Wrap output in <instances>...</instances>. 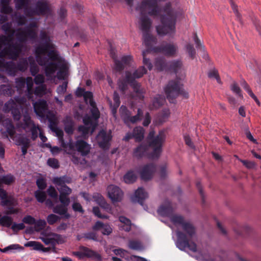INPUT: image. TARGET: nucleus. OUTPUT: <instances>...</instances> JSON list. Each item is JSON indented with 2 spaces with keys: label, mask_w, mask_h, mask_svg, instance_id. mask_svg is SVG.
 <instances>
[{
  "label": "nucleus",
  "mask_w": 261,
  "mask_h": 261,
  "mask_svg": "<svg viewBox=\"0 0 261 261\" xmlns=\"http://www.w3.org/2000/svg\"><path fill=\"white\" fill-rule=\"evenodd\" d=\"M13 223L12 218L8 216H3L0 218V225L4 227H10Z\"/></svg>",
  "instance_id": "4c0bfd02"
},
{
  "label": "nucleus",
  "mask_w": 261,
  "mask_h": 261,
  "mask_svg": "<svg viewBox=\"0 0 261 261\" xmlns=\"http://www.w3.org/2000/svg\"><path fill=\"white\" fill-rule=\"evenodd\" d=\"M36 185L38 188L41 190H44L47 186L45 180L43 178L37 179L36 180Z\"/></svg>",
  "instance_id": "774afa93"
},
{
  "label": "nucleus",
  "mask_w": 261,
  "mask_h": 261,
  "mask_svg": "<svg viewBox=\"0 0 261 261\" xmlns=\"http://www.w3.org/2000/svg\"><path fill=\"white\" fill-rule=\"evenodd\" d=\"M164 99L160 95H157L154 97L153 100V106L155 108L161 107L163 103Z\"/></svg>",
  "instance_id": "0e129e2a"
},
{
  "label": "nucleus",
  "mask_w": 261,
  "mask_h": 261,
  "mask_svg": "<svg viewBox=\"0 0 261 261\" xmlns=\"http://www.w3.org/2000/svg\"><path fill=\"white\" fill-rule=\"evenodd\" d=\"M47 164L49 167L54 169H58L60 167L58 160L55 158H49L47 160Z\"/></svg>",
  "instance_id": "052dcab7"
},
{
  "label": "nucleus",
  "mask_w": 261,
  "mask_h": 261,
  "mask_svg": "<svg viewBox=\"0 0 261 261\" xmlns=\"http://www.w3.org/2000/svg\"><path fill=\"white\" fill-rule=\"evenodd\" d=\"M187 51L190 57L192 59H194L196 55V50L194 48V46L192 44L189 43L187 44L186 46Z\"/></svg>",
  "instance_id": "6e6d98bb"
},
{
  "label": "nucleus",
  "mask_w": 261,
  "mask_h": 261,
  "mask_svg": "<svg viewBox=\"0 0 261 261\" xmlns=\"http://www.w3.org/2000/svg\"><path fill=\"white\" fill-rule=\"evenodd\" d=\"M143 117V111L139 108L137 110V115L130 116V118L129 120V124L130 123L134 124L137 123L138 121H140L142 120V118Z\"/></svg>",
  "instance_id": "e433bc0d"
},
{
  "label": "nucleus",
  "mask_w": 261,
  "mask_h": 261,
  "mask_svg": "<svg viewBox=\"0 0 261 261\" xmlns=\"http://www.w3.org/2000/svg\"><path fill=\"white\" fill-rule=\"evenodd\" d=\"M64 121V130L69 135L73 133V122L69 117H66Z\"/></svg>",
  "instance_id": "f704fd0d"
},
{
  "label": "nucleus",
  "mask_w": 261,
  "mask_h": 261,
  "mask_svg": "<svg viewBox=\"0 0 261 261\" xmlns=\"http://www.w3.org/2000/svg\"><path fill=\"white\" fill-rule=\"evenodd\" d=\"M24 13L27 16L32 17L34 15H36V12L35 8H32L29 7V5H27L24 9Z\"/></svg>",
  "instance_id": "69168bd1"
},
{
  "label": "nucleus",
  "mask_w": 261,
  "mask_h": 261,
  "mask_svg": "<svg viewBox=\"0 0 261 261\" xmlns=\"http://www.w3.org/2000/svg\"><path fill=\"white\" fill-rule=\"evenodd\" d=\"M10 2L11 0H1V13L4 14H10L13 12V9L9 6Z\"/></svg>",
  "instance_id": "2f4dec72"
},
{
  "label": "nucleus",
  "mask_w": 261,
  "mask_h": 261,
  "mask_svg": "<svg viewBox=\"0 0 261 261\" xmlns=\"http://www.w3.org/2000/svg\"><path fill=\"white\" fill-rule=\"evenodd\" d=\"M15 181L14 176L11 174H8L7 175H2L0 176V183L2 186L3 184L10 185Z\"/></svg>",
  "instance_id": "72a5a7b5"
},
{
  "label": "nucleus",
  "mask_w": 261,
  "mask_h": 261,
  "mask_svg": "<svg viewBox=\"0 0 261 261\" xmlns=\"http://www.w3.org/2000/svg\"><path fill=\"white\" fill-rule=\"evenodd\" d=\"M75 147L77 151L83 156L87 155L90 152L91 149L90 145L82 140H77L75 143Z\"/></svg>",
  "instance_id": "f3484780"
},
{
  "label": "nucleus",
  "mask_w": 261,
  "mask_h": 261,
  "mask_svg": "<svg viewBox=\"0 0 261 261\" xmlns=\"http://www.w3.org/2000/svg\"><path fill=\"white\" fill-rule=\"evenodd\" d=\"M71 160L75 165L84 164L86 163V161L85 159H81L77 156L75 153H74L71 155Z\"/></svg>",
  "instance_id": "4d7b16f0"
},
{
  "label": "nucleus",
  "mask_w": 261,
  "mask_h": 261,
  "mask_svg": "<svg viewBox=\"0 0 261 261\" xmlns=\"http://www.w3.org/2000/svg\"><path fill=\"white\" fill-rule=\"evenodd\" d=\"M61 218L55 214H49L46 218L47 223L49 225H54L57 221L60 220Z\"/></svg>",
  "instance_id": "3c124183"
},
{
  "label": "nucleus",
  "mask_w": 261,
  "mask_h": 261,
  "mask_svg": "<svg viewBox=\"0 0 261 261\" xmlns=\"http://www.w3.org/2000/svg\"><path fill=\"white\" fill-rule=\"evenodd\" d=\"M18 125L26 133H31V139L33 141L38 138V130H40V127L35 124L28 114L23 115L22 122H20Z\"/></svg>",
  "instance_id": "6e6552de"
},
{
  "label": "nucleus",
  "mask_w": 261,
  "mask_h": 261,
  "mask_svg": "<svg viewBox=\"0 0 261 261\" xmlns=\"http://www.w3.org/2000/svg\"><path fill=\"white\" fill-rule=\"evenodd\" d=\"M143 41L148 50H150V48L152 45L156 42V38L150 35L149 32L143 33Z\"/></svg>",
  "instance_id": "b1692460"
},
{
  "label": "nucleus",
  "mask_w": 261,
  "mask_h": 261,
  "mask_svg": "<svg viewBox=\"0 0 261 261\" xmlns=\"http://www.w3.org/2000/svg\"><path fill=\"white\" fill-rule=\"evenodd\" d=\"M128 246L130 249L137 251H141L144 249L142 243L138 240H129L128 241Z\"/></svg>",
  "instance_id": "473e14b6"
},
{
  "label": "nucleus",
  "mask_w": 261,
  "mask_h": 261,
  "mask_svg": "<svg viewBox=\"0 0 261 261\" xmlns=\"http://www.w3.org/2000/svg\"><path fill=\"white\" fill-rule=\"evenodd\" d=\"M24 246L25 247H33V250L39 251L42 248V244L39 242L31 241L25 243Z\"/></svg>",
  "instance_id": "58836bf2"
},
{
  "label": "nucleus",
  "mask_w": 261,
  "mask_h": 261,
  "mask_svg": "<svg viewBox=\"0 0 261 261\" xmlns=\"http://www.w3.org/2000/svg\"><path fill=\"white\" fill-rule=\"evenodd\" d=\"M29 61L30 63V70L32 76H35L37 74L38 72L39 71V67L36 64L34 60L31 58H29Z\"/></svg>",
  "instance_id": "c9c22d12"
},
{
  "label": "nucleus",
  "mask_w": 261,
  "mask_h": 261,
  "mask_svg": "<svg viewBox=\"0 0 261 261\" xmlns=\"http://www.w3.org/2000/svg\"><path fill=\"white\" fill-rule=\"evenodd\" d=\"M178 50L177 45L174 43H166L160 46H155L152 48L154 53H162L166 56L173 57L175 55Z\"/></svg>",
  "instance_id": "1a4fd4ad"
},
{
  "label": "nucleus",
  "mask_w": 261,
  "mask_h": 261,
  "mask_svg": "<svg viewBox=\"0 0 261 261\" xmlns=\"http://www.w3.org/2000/svg\"><path fill=\"white\" fill-rule=\"evenodd\" d=\"M146 72L147 70L144 66L140 67L136 70L133 74L129 71H126L125 72L126 80L134 89L135 92L140 93V84L136 81V79L142 77Z\"/></svg>",
  "instance_id": "0eeeda50"
},
{
  "label": "nucleus",
  "mask_w": 261,
  "mask_h": 261,
  "mask_svg": "<svg viewBox=\"0 0 261 261\" xmlns=\"http://www.w3.org/2000/svg\"><path fill=\"white\" fill-rule=\"evenodd\" d=\"M0 67L5 69L10 75L14 76L17 73L16 64L13 61L5 62L3 60Z\"/></svg>",
  "instance_id": "aec40b11"
},
{
  "label": "nucleus",
  "mask_w": 261,
  "mask_h": 261,
  "mask_svg": "<svg viewBox=\"0 0 261 261\" xmlns=\"http://www.w3.org/2000/svg\"><path fill=\"white\" fill-rule=\"evenodd\" d=\"M155 170L156 166L153 163L144 165L140 172L141 178L145 181L151 179Z\"/></svg>",
  "instance_id": "4468645a"
},
{
  "label": "nucleus",
  "mask_w": 261,
  "mask_h": 261,
  "mask_svg": "<svg viewBox=\"0 0 261 261\" xmlns=\"http://www.w3.org/2000/svg\"><path fill=\"white\" fill-rule=\"evenodd\" d=\"M229 2L231 8L233 10V12L234 13L235 15L237 17V20H238L241 24H243V22L242 20V16L241 14L238 11V10L237 9V6L234 4L232 0H229Z\"/></svg>",
  "instance_id": "79ce46f5"
},
{
  "label": "nucleus",
  "mask_w": 261,
  "mask_h": 261,
  "mask_svg": "<svg viewBox=\"0 0 261 261\" xmlns=\"http://www.w3.org/2000/svg\"><path fill=\"white\" fill-rule=\"evenodd\" d=\"M67 74V68L65 65H63L57 72V77L59 80H64Z\"/></svg>",
  "instance_id": "864d4df0"
},
{
  "label": "nucleus",
  "mask_w": 261,
  "mask_h": 261,
  "mask_svg": "<svg viewBox=\"0 0 261 261\" xmlns=\"http://www.w3.org/2000/svg\"><path fill=\"white\" fill-rule=\"evenodd\" d=\"M144 131V129L141 126H137L134 128L133 133L136 142H141L143 140Z\"/></svg>",
  "instance_id": "cd10ccee"
},
{
  "label": "nucleus",
  "mask_w": 261,
  "mask_h": 261,
  "mask_svg": "<svg viewBox=\"0 0 261 261\" xmlns=\"http://www.w3.org/2000/svg\"><path fill=\"white\" fill-rule=\"evenodd\" d=\"M150 53V50L146 49L144 50L142 53L143 58V64L144 65L146 66L149 70H151L152 68V65L151 63L150 60L146 58L147 55Z\"/></svg>",
  "instance_id": "de8ad7c7"
},
{
  "label": "nucleus",
  "mask_w": 261,
  "mask_h": 261,
  "mask_svg": "<svg viewBox=\"0 0 261 261\" xmlns=\"http://www.w3.org/2000/svg\"><path fill=\"white\" fill-rule=\"evenodd\" d=\"M25 80L23 77H17L15 79L16 87L18 91H21L25 87Z\"/></svg>",
  "instance_id": "37998d69"
},
{
  "label": "nucleus",
  "mask_w": 261,
  "mask_h": 261,
  "mask_svg": "<svg viewBox=\"0 0 261 261\" xmlns=\"http://www.w3.org/2000/svg\"><path fill=\"white\" fill-rule=\"evenodd\" d=\"M182 229L186 233L181 231H176L177 241L176 245L181 250H185L188 248L193 252L197 251V245L195 243L190 242L189 240L195 234L196 229L190 222H186L181 226Z\"/></svg>",
  "instance_id": "39448f33"
},
{
  "label": "nucleus",
  "mask_w": 261,
  "mask_h": 261,
  "mask_svg": "<svg viewBox=\"0 0 261 261\" xmlns=\"http://www.w3.org/2000/svg\"><path fill=\"white\" fill-rule=\"evenodd\" d=\"M15 8L17 10H20L24 9L29 5L31 3V0H14Z\"/></svg>",
  "instance_id": "ea45409f"
},
{
  "label": "nucleus",
  "mask_w": 261,
  "mask_h": 261,
  "mask_svg": "<svg viewBox=\"0 0 261 261\" xmlns=\"http://www.w3.org/2000/svg\"><path fill=\"white\" fill-rule=\"evenodd\" d=\"M154 65L158 71L168 70V62L164 57H158L155 59Z\"/></svg>",
  "instance_id": "5701e85b"
},
{
  "label": "nucleus",
  "mask_w": 261,
  "mask_h": 261,
  "mask_svg": "<svg viewBox=\"0 0 261 261\" xmlns=\"http://www.w3.org/2000/svg\"><path fill=\"white\" fill-rule=\"evenodd\" d=\"M40 38L42 43L35 49L36 61L39 65L45 67V74L48 77L59 68V65L56 61H60V57L54 49L55 45L45 32L41 31Z\"/></svg>",
  "instance_id": "f03ea898"
},
{
  "label": "nucleus",
  "mask_w": 261,
  "mask_h": 261,
  "mask_svg": "<svg viewBox=\"0 0 261 261\" xmlns=\"http://www.w3.org/2000/svg\"><path fill=\"white\" fill-rule=\"evenodd\" d=\"M14 33L15 31H12L6 33L7 35H0V58L16 60L19 57L23 46L20 43L12 42Z\"/></svg>",
  "instance_id": "20e7f679"
},
{
  "label": "nucleus",
  "mask_w": 261,
  "mask_h": 261,
  "mask_svg": "<svg viewBox=\"0 0 261 261\" xmlns=\"http://www.w3.org/2000/svg\"><path fill=\"white\" fill-rule=\"evenodd\" d=\"M16 36L20 42H25L28 38L34 40L37 38V33L34 29H24L16 34Z\"/></svg>",
  "instance_id": "f8f14e48"
},
{
  "label": "nucleus",
  "mask_w": 261,
  "mask_h": 261,
  "mask_svg": "<svg viewBox=\"0 0 261 261\" xmlns=\"http://www.w3.org/2000/svg\"><path fill=\"white\" fill-rule=\"evenodd\" d=\"M16 106V104L13 100H9L5 103L3 107V111L5 113H9Z\"/></svg>",
  "instance_id": "a18cd8bd"
},
{
  "label": "nucleus",
  "mask_w": 261,
  "mask_h": 261,
  "mask_svg": "<svg viewBox=\"0 0 261 261\" xmlns=\"http://www.w3.org/2000/svg\"><path fill=\"white\" fill-rule=\"evenodd\" d=\"M46 117L49 122V127L51 130L58 127L57 118L53 112L48 111Z\"/></svg>",
  "instance_id": "c85d7f7f"
},
{
  "label": "nucleus",
  "mask_w": 261,
  "mask_h": 261,
  "mask_svg": "<svg viewBox=\"0 0 261 261\" xmlns=\"http://www.w3.org/2000/svg\"><path fill=\"white\" fill-rule=\"evenodd\" d=\"M60 144L63 148L65 149H69V150H73L75 147V145H74L71 139H70L68 143H66L64 140L63 141H62Z\"/></svg>",
  "instance_id": "13d9d810"
},
{
  "label": "nucleus",
  "mask_w": 261,
  "mask_h": 261,
  "mask_svg": "<svg viewBox=\"0 0 261 261\" xmlns=\"http://www.w3.org/2000/svg\"><path fill=\"white\" fill-rule=\"evenodd\" d=\"M154 135V130L149 132L145 141L134 149V156L138 159L147 157L149 159H157L160 157L166 136L164 131H160L155 136Z\"/></svg>",
  "instance_id": "7ed1b4c3"
},
{
  "label": "nucleus",
  "mask_w": 261,
  "mask_h": 261,
  "mask_svg": "<svg viewBox=\"0 0 261 261\" xmlns=\"http://www.w3.org/2000/svg\"><path fill=\"white\" fill-rule=\"evenodd\" d=\"M124 65L120 60H114V70L117 72H121L124 68Z\"/></svg>",
  "instance_id": "680f3d73"
},
{
  "label": "nucleus",
  "mask_w": 261,
  "mask_h": 261,
  "mask_svg": "<svg viewBox=\"0 0 261 261\" xmlns=\"http://www.w3.org/2000/svg\"><path fill=\"white\" fill-rule=\"evenodd\" d=\"M158 212L162 216H169L172 214L173 208L170 202L162 205L158 209Z\"/></svg>",
  "instance_id": "a878e982"
},
{
  "label": "nucleus",
  "mask_w": 261,
  "mask_h": 261,
  "mask_svg": "<svg viewBox=\"0 0 261 261\" xmlns=\"http://www.w3.org/2000/svg\"><path fill=\"white\" fill-rule=\"evenodd\" d=\"M112 139L111 132L108 133L102 129L97 136V141L99 146L103 149H108L110 145V141Z\"/></svg>",
  "instance_id": "9b49d317"
},
{
  "label": "nucleus",
  "mask_w": 261,
  "mask_h": 261,
  "mask_svg": "<svg viewBox=\"0 0 261 261\" xmlns=\"http://www.w3.org/2000/svg\"><path fill=\"white\" fill-rule=\"evenodd\" d=\"M109 197L113 202L120 201L123 197V193L117 186L110 185L107 188Z\"/></svg>",
  "instance_id": "ddd939ff"
},
{
  "label": "nucleus",
  "mask_w": 261,
  "mask_h": 261,
  "mask_svg": "<svg viewBox=\"0 0 261 261\" xmlns=\"http://www.w3.org/2000/svg\"><path fill=\"white\" fill-rule=\"evenodd\" d=\"M147 197V193L143 188L140 187L135 191L134 195L132 196L131 200L133 202H138L142 205L144 200Z\"/></svg>",
  "instance_id": "dca6fc26"
},
{
  "label": "nucleus",
  "mask_w": 261,
  "mask_h": 261,
  "mask_svg": "<svg viewBox=\"0 0 261 261\" xmlns=\"http://www.w3.org/2000/svg\"><path fill=\"white\" fill-rule=\"evenodd\" d=\"M120 115L121 119L124 123L127 125H129V120L131 116V112L129 111L126 106L122 105L119 109Z\"/></svg>",
  "instance_id": "393cba45"
},
{
  "label": "nucleus",
  "mask_w": 261,
  "mask_h": 261,
  "mask_svg": "<svg viewBox=\"0 0 261 261\" xmlns=\"http://www.w3.org/2000/svg\"><path fill=\"white\" fill-rule=\"evenodd\" d=\"M35 197L37 200L40 203L44 202L46 198L45 193L40 190H37L35 192Z\"/></svg>",
  "instance_id": "49530a36"
},
{
  "label": "nucleus",
  "mask_w": 261,
  "mask_h": 261,
  "mask_svg": "<svg viewBox=\"0 0 261 261\" xmlns=\"http://www.w3.org/2000/svg\"><path fill=\"white\" fill-rule=\"evenodd\" d=\"M182 65V62L179 60L168 62V70L172 71L176 74L178 71L181 68Z\"/></svg>",
  "instance_id": "c756f323"
},
{
  "label": "nucleus",
  "mask_w": 261,
  "mask_h": 261,
  "mask_svg": "<svg viewBox=\"0 0 261 261\" xmlns=\"http://www.w3.org/2000/svg\"><path fill=\"white\" fill-rule=\"evenodd\" d=\"M46 89L45 85L42 84L35 88L34 93L37 96H42L45 93Z\"/></svg>",
  "instance_id": "603ef678"
},
{
  "label": "nucleus",
  "mask_w": 261,
  "mask_h": 261,
  "mask_svg": "<svg viewBox=\"0 0 261 261\" xmlns=\"http://www.w3.org/2000/svg\"><path fill=\"white\" fill-rule=\"evenodd\" d=\"M165 92L167 98L171 103H174L176 98L179 95L185 98L188 97V93L182 88L180 80L178 78L169 82L165 88Z\"/></svg>",
  "instance_id": "423d86ee"
},
{
  "label": "nucleus",
  "mask_w": 261,
  "mask_h": 261,
  "mask_svg": "<svg viewBox=\"0 0 261 261\" xmlns=\"http://www.w3.org/2000/svg\"><path fill=\"white\" fill-rule=\"evenodd\" d=\"M3 125L6 128V131L8 133L10 138L13 139L16 134V130L11 120L9 119L4 120Z\"/></svg>",
  "instance_id": "4be33fe9"
},
{
  "label": "nucleus",
  "mask_w": 261,
  "mask_h": 261,
  "mask_svg": "<svg viewBox=\"0 0 261 261\" xmlns=\"http://www.w3.org/2000/svg\"><path fill=\"white\" fill-rule=\"evenodd\" d=\"M74 254L80 258L87 257L94 258L97 260L101 259V256L99 253L84 246H80L79 251L74 252Z\"/></svg>",
  "instance_id": "9d476101"
},
{
  "label": "nucleus",
  "mask_w": 261,
  "mask_h": 261,
  "mask_svg": "<svg viewBox=\"0 0 261 261\" xmlns=\"http://www.w3.org/2000/svg\"><path fill=\"white\" fill-rule=\"evenodd\" d=\"M34 111L40 117L43 118L48 109V105L46 100L40 99L34 103Z\"/></svg>",
  "instance_id": "2eb2a0df"
},
{
  "label": "nucleus",
  "mask_w": 261,
  "mask_h": 261,
  "mask_svg": "<svg viewBox=\"0 0 261 261\" xmlns=\"http://www.w3.org/2000/svg\"><path fill=\"white\" fill-rule=\"evenodd\" d=\"M137 175L133 170L128 171L123 176V180L126 184H133L136 181Z\"/></svg>",
  "instance_id": "7c9ffc66"
},
{
  "label": "nucleus",
  "mask_w": 261,
  "mask_h": 261,
  "mask_svg": "<svg viewBox=\"0 0 261 261\" xmlns=\"http://www.w3.org/2000/svg\"><path fill=\"white\" fill-rule=\"evenodd\" d=\"M68 196L69 195H65L63 193H61V194L59 195V199L61 204L65 205L67 206H69L70 200Z\"/></svg>",
  "instance_id": "bf43d9fd"
},
{
  "label": "nucleus",
  "mask_w": 261,
  "mask_h": 261,
  "mask_svg": "<svg viewBox=\"0 0 261 261\" xmlns=\"http://www.w3.org/2000/svg\"><path fill=\"white\" fill-rule=\"evenodd\" d=\"M16 142L17 145L22 146L31 143V141L27 137L20 136L17 139Z\"/></svg>",
  "instance_id": "5fc2aeb1"
},
{
  "label": "nucleus",
  "mask_w": 261,
  "mask_h": 261,
  "mask_svg": "<svg viewBox=\"0 0 261 261\" xmlns=\"http://www.w3.org/2000/svg\"><path fill=\"white\" fill-rule=\"evenodd\" d=\"M147 9L149 10L148 14L150 16H160L161 24L156 27L158 35L172 36L175 34L178 13L172 8L170 3H167L163 7L165 14L163 15H160L161 9L158 6V0H143L140 6L141 13H145Z\"/></svg>",
  "instance_id": "f257e3e1"
},
{
  "label": "nucleus",
  "mask_w": 261,
  "mask_h": 261,
  "mask_svg": "<svg viewBox=\"0 0 261 261\" xmlns=\"http://www.w3.org/2000/svg\"><path fill=\"white\" fill-rule=\"evenodd\" d=\"M93 214L98 218L100 219H108L109 217L104 214H101L99 208L97 206H94L92 210Z\"/></svg>",
  "instance_id": "338daca9"
},
{
  "label": "nucleus",
  "mask_w": 261,
  "mask_h": 261,
  "mask_svg": "<svg viewBox=\"0 0 261 261\" xmlns=\"http://www.w3.org/2000/svg\"><path fill=\"white\" fill-rule=\"evenodd\" d=\"M28 67V62L26 59H22L16 64V70L17 71H25Z\"/></svg>",
  "instance_id": "c03bdc74"
},
{
  "label": "nucleus",
  "mask_w": 261,
  "mask_h": 261,
  "mask_svg": "<svg viewBox=\"0 0 261 261\" xmlns=\"http://www.w3.org/2000/svg\"><path fill=\"white\" fill-rule=\"evenodd\" d=\"M35 11L36 15H44L49 12L50 9L46 1H39L36 4Z\"/></svg>",
  "instance_id": "6ab92c4d"
},
{
  "label": "nucleus",
  "mask_w": 261,
  "mask_h": 261,
  "mask_svg": "<svg viewBox=\"0 0 261 261\" xmlns=\"http://www.w3.org/2000/svg\"><path fill=\"white\" fill-rule=\"evenodd\" d=\"M53 212L62 216V218L68 219L70 218V215L68 213V206L65 205L59 204L55 205L53 208Z\"/></svg>",
  "instance_id": "412c9836"
},
{
  "label": "nucleus",
  "mask_w": 261,
  "mask_h": 261,
  "mask_svg": "<svg viewBox=\"0 0 261 261\" xmlns=\"http://www.w3.org/2000/svg\"><path fill=\"white\" fill-rule=\"evenodd\" d=\"M151 24V20L145 14V13H141L140 29L142 32L145 33L149 32Z\"/></svg>",
  "instance_id": "a211bd4d"
},
{
  "label": "nucleus",
  "mask_w": 261,
  "mask_h": 261,
  "mask_svg": "<svg viewBox=\"0 0 261 261\" xmlns=\"http://www.w3.org/2000/svg\"><path fill=\"white\" fill-rule=\"evenodd\" d=\"M53 182L57 186L62 187L63 186H66V184H70L71 182V178L66 175L56 177L54 178Z\"/></svg>",
  "instance_id": "bb28decb"
},
{
  "label": "nucleus",
  "mask_w": 261,
  "mask_h": 261,
  "mask_svg": "<svg viewBox=\"0 0 261 261\" xmlns=\"http://www.w3.org/2000/svg\"><path fill=\"white\" fill-rule=\"evenodd\" d=\"M35 230L37 231H39L43 229L46 225V222L44 220L39 219L37 221L35 220V223H34Z\"/></svg>",
  "instance_id": "8fccbe9b"
},
{
  "label": "nucleus",
  "mask_w": 261,
  "mask_h": 261,
  "mask_svg": "<svg viewBox=\"0 0 261 261\" xmlns=\"http://www.w3.org/2000/svg\"><path fill=\"white\" fill-rule=\"evenodd\" d=\"M171 220L174 224H179L181 226L183 224L186 222L185 221L184 217L178 215H173L171 218Z\"/></svg>",
  "instance_id": "a19ab883"
},
{
  "label": "nucleus",
  "mask_w": 261,
  "mask_h": 261,
  "mask_svg": "<svg viewBox=\"0 0 261 261\" xmlns=\"http://www.w3.org/2000/svg\"><path fill=\"white\" fill-rule=\"evenodd\" d=\"M208 76L210 78H215L218 83H220L221 80L218 70L215 69L210 70L208 73Z\"/></svg>",
  "instance_id": "e2e57ef3"
},
{
  "label": "nucleus",
  "mask_w": 261,
  "mask_h": 261,
  "mask_svg": "<svg viewBox=\"0 0 261 261\" xmlns=\"http://www.w3.org/2000/svg\"><path fill=\"white\" fill-rule=\"evenodd\" d=\"M11 112L14 120L19 121L21 117L20 109L17 105Z\"/></svg>",
  "instance_id": "09e8293b"
}]
</instances>
